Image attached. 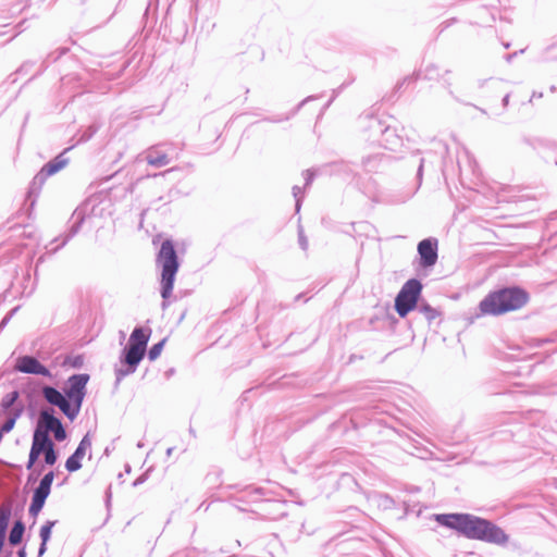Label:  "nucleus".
<instances>
[{"instance_id": "f257e3e1", "label": "nucleus", "mask_w": 557, "mask_h": 557, "mask_svg": "<svg viewBox=\"0 0 557 557\" xmlns=\"http://www.w3.org/2000/svg\"><path fill=\"white\" fill-rule=\"evenodd\" d=\"M434 520L468 540L498 546L509 542V535L494 521L469 512L435 513Z\"/></svg>"}, {"instance_id": "f03ea898", "label": "nucleus", "mask_w": 557, "mask_h": 557, "mask_svg": "<svg viewBox=\"0 0 557 557\" xmlns=\"http://www.w3.org/2000/svg\"><path fill=\"white\" fill-rule=\"evenodd\" d=\"M89 379L88 373H74L67 377L63 392L52 385H44V398L51 406L58 407L73 422L81 412Z\"/></svg>"}, {"instance_id": "7ed1b4c3", "label": "nucleus", "mask_w": 557, "mask_h": 557, "mask_svg": "<svg viewBox=\"0 0 557 557\" xmlns=\"http://www.w3.org/2000/svg\"><path fill=\"white\" fill-rule=\"evenodd\" d=\"M530 300V294L521 286L506 285L490 290L479 302L475 318L499 317L517 311Z\"/></svg>"}, {"instance_id": "20e7f679", "label": "nucleus", "mask_w": 557, "mask_h": 557, "mask_svg": "<svg viewBox=\"0 0 557 557\" xmlns=\"http://www.w3.org/2000/svg\"><path fill=\"white\" fill-rule=\"evenodd\" d=\"M157 267L160 268V295L162 297L161 308L169 307L173 294L176 274L181 267V260L177 256L175 243L172 238H166L161 243L156 258Z\"/></svg>"}, {"instance_id": "39448f33", "label": "nucleus", "mask_w": 557, "mask_h": 557, "mask_svg": "<svg viewBox=\"0 0 557 557\" xmlns=\"http://www.w3.org/2000/svg\"><path fill=\"white\" fill-rule=\"evenodd\" d=\"M448 146L441 139H432L431 147L425 150H417L409 154V162L416 165V174L441 172L446 174V156Z\"/></svg>"}, {"instance_id": "423d86ee", "label": "nucleus", "mask_w": 557, "mask_h": 557, "mask_svg": "<svg viewBox=\"0 0 557 557\" xmlns=\"http://www.w3.org/2000/svg\"><path fill=\"white\" fill-rule=\"evenodd\" d=\"M357 183L360 190L372 201L375 202H405L410 199L419 189L422 184L423 176H414L413 183L410 187H407L403 191H393L392 194L385 195L382 191L376 181L372 176H359Z\"/></svg>"}, {"instance_id": "0eeeda50", "label": "nucleus", "mask_w": 557, "mask_h": 557, "mask_svg": "<svg viewBox=\"0 0 557 557\" xmlns=\"http://www.w3.org/2000/svg\"><path fill=\"white\" fill-rule=\"evenodd\" d=\"M102 209H99L98 198L91 196L85 199L72 213L69 221V227L61 235V243L57 246V249L65 246L70 239H72L82 228L83 224L87 219L101 214Z\"/></svg>"}, {"instance_id": "6e6552de", "label": "nucleus", "mask_w": 557, "mask_h": 557, "mask_svg": "<svg viewBox=\"0 0 557 557\" xmlns=\"http://www.w3.org/2000/svg\"><path fill=\"white\" fill-rule=\"evenodd\" d=\"M423 285L417 277L409 278L404 283L394 300L395 311L400 318H406L410 312L417 310L422 299Z\"/></svg>"}, {"instance_id": "1a4fd4ad", "label": "nucleus", "mask_w": 557, "mask_h": 557, "mask_svg": "<svg viewBox=\"0 0 557 557\" xmlns=\"http://www.w3.org/2000/svg\"><path fill=\"white\" fill-rule=\"evenodd\" d=\"M367 131L373 141H379L380 146L386 150L396 151L404 144L403 135L398 129L386 125L377 117H368Z\"/></svg>"}, {"instance_id": "9d476101", "label": "nucleus", "mask_w": 557, "mask_h": 557, "mask_svg": "<svg viewBox=\"0 0 557 557\" xmlns=\"http://www.w3.org/2000/svg\"><path fill=\"white\" fill-rule=\"evenodd\" d=\"M146 354L126 345L120 352L119 361L120 367L114 368L115 382L114 386L117 387L122 380L137 370L140 362L144 360Z\"/></svg>"}, {"instance_id": "9b49d317", "label": "nucleus", "mask_w": 557, "mask_h": 557, "mask_svg": "<svg viewBox=\"0 0 557 557\" xmlns=\"http://www.w3.org/2000/svg\"><path fill=\"white\" fill-rule=\"evenodd\" d=\"M418 268L431 269L438 259V240L435 237H426L418 243Z\"/></svg>"}, {"instance_id": "f8f14e48", "label": "nucleus", "mask_w": 557, "mask_h": 557, "mask_svg": "<svg viewBox=\"0 0 557 557\" xmlns=\"http://www.w3.org/2000/svg\"><path fill=\"white\" fill-rule=\"evenodd\" d=\"M14 369L21 373L40 375L49 380H53L54 377L51 370L32 355L17 357Z\"/></svg>"}, {"instance_id": "ddd939ff", "label": "nucleus", "mask_w": 557, "mask_h": 557, "mask_svg": "<svg viewBox=\"0 0 557 557\" xmlns=\"http://www.w3.org/2000/svg\"><path fill=\"white\" fill-rule=\"evenodd\" d=\"M359 166L344 160L332 161L304 170L301 174H358Z\"/></svg>"}, {"instance_id": "4468645a", "label": "nucleus", "mask_w": 557, "mask_h": 557, "mask_svg": "<svg viewBox=\"0 0 557 557\" xmlns=\"http://www.w3.org/2000/svg\"><path fill=\"white\" fill-rule=\"evenodd\" d=\"M53 445L54 443L51 440L50 435L44 434L39 430H34L26 469L32 470L36 461L38 460L39 456Z\"/></svg>"}, {"instance_id": "2eb2a0df", "label": "nucleus", "mask_w": 557, "mask_h": 557, "mask_svg": "<svg viewBox=\"0 0 557 557\" xmlns=\"http://www.w3.org/2000/svg\"><path fill=\"white\" fill-rule=\"evenodd\" d=\"M500 4V0H486V2L475 7L473 11L475 20L471 24L491 26L496 21Z\"/></svg>"}, {"instance_id": "dca6fc26", "label": "nucleus", "mask_w": 557, "mask_h": 557, "mask_svg": "<svg viewBox=\"0 0 557 557\" xmlns=\"http://www.w3.org/2000/svg\"><path fill=\"white\" fill-rule=\"evenodd\" d=\"M90 447L91 438L89 432H87L81 440L74 453L67 457L65 461V469L71 473L78 471L82 468V460Z\"/></svg>"}, {"instance_id": "f3484780", "label": "nucleus", "mask_w": 557, "mask_h": 557, "mask_svg": "<svg viewBox=\"0 0 557 557\" xmlns=\"http://www.w3.org/2000/svg\"><path fill=\"white\" fill-rule=\"evenodd\" d=\"M393 162V157L383 152H374L361 158V169L367 172L385 171L387 165Z\"/></svg>"}, {"instance_id": "a211bd4d", "label": "nucleus", "mask_w": 557, "mask_h": 557, "mask_svg": "<svg viewBox=\"0 0 557 557\" xmlns=\"http://www.w3.org/2000/svg\"><path fill=\"white\" fill-rule=\"evenodd\" d=\"M48 176H34L25 194L23 210L28 218L32 216L37 198Z\"/></svg>"}, {"instance_id": "6ab92c4d", "label": "nucleus", "mask_w": 557, "mask_h": 557, "mask_svg": "<svg viewBox=\"0 0 557 557\" xmlns=\"http://www.w3.org/2000/svg\"><path fill=\"white\" fill-rule=\"evenodd\" d=\"M162 148L163 146H161V144L149 147L145 152V158L138 159L137 163L140 164L141 162L146 161L148 165L154 169H160L171 164L169 162L170 154L166 153V151Z\"/></svg>"}, {"instance_id": "aec40b11", "label": "nucleus", "mask_w": 557, "mask_h": 557, "mask_svg": "<svg viewBox=\"0 0 557 557\" xmlns=\"http://www.w3.org/2000/svg\"><path fill=\"white\" fill-rule=\"evenodd\" d=\"M18 408H21L23 414L25 405L21 399L20 392L14 389L7 393L0 400V418L11 417Z\"/></svg>"}, {"instance_id": "412c9836", "label": "nucleus", "mask_w": 557, "mask_h": 557, "mask_svg": "<svg viewBox=\"0 0 557 557\" xmlns=\"http://www.w3.org/2000/svg\"><path fill=\"white\" fill-rule=\"evenodd\" d=\"M242 496L238 497V500H246L248 503H261L265 506H282V504L277 500L272 499H263L265 495L264 488L256 485H247L240 491Z\"/></svg>"}, {"instance_id": "4be33fe9", "label": "nucleus", "mask_w": 557, "mask_h": 557, "mask_svg": "<svg viewBox=\"0 0 557 557\" xmlns=\"http://www.w3.org/2000/svg\"><path fill=\"white\" fill-rule=\"evenodd\" d=\"M151 333L152 331L150 327L136 325L133 329L126 345L137 348V350L146 354Z\"/></svg>"}, {"instance_id": "5701e85b", "label": "nucleus", "mask_w": 557, "mask_h": 557, "mask_svg": "<svg viewBox=\"0 0 557 557\" xmlns=\"http://www.w3.org/2000/svg\"><path fill=\"white\" fill-rule=\"evenodd\" d=\"M113 177L114 176H104V178L98 183L97 187L100 188V194H107L110 200H117L124 198L128 193L133 191L132 184H120L119 186L107 185Z\"/></svg>"}, {"instance_id": "b1692460", "label": "nucleus", "mask_w": 557, "mask_h": 557, "mask_svg": "<svg viewBox=\"0 0 557 557\" xmlns=\"http://www.w3.org/2000/svg\"><path fill=\"white\" fill-rule=\"evenodd\" d=\"M440 69L436 64L430 63L423 70L416 72L411 76L405 77L401 82L396 85V90H400L405 84H410L416 82L419 78H423L425 81H434L440 78Z\"/></svg>"}, {"instance_id": "393cba45", "label": "nucleus", "mask_w": 557, "mask_h": 557, "mask_svg": "<svg viewBox=\"0 0 557 557\" xmlns=\"http://www.w3.org/2000/svg\"><path fill=\"white\" fill-rule=\"evenodd\" d=\"M60 421L61 419L55 416L54 410H42L34 430L50 435Z\"/></svg>"}, {"instance_id": "a878e982", "label": "nucleus", "mask_w": 557, "mask_h": 557, "mask_svg": "<svg viewBox=\"0 0 557 557\" xmlns=\"http://www.w3.org/2000/svg\"><path fill=\"white\" fill-rule=\"evenodd\" d=\"M61 89L63 94H67L73 100L76 96L83 94V85L81 78L76 74H69L61 77Z\"/></svg>"}, {"instance_id": "bb28decb", "label": "nucleus", "mask_w": 557, "mask_h": 557, "mask_svg": "<svg viewBox=\"0 0 557 557\" xmlns=\"http://www.w3.org/2000/svg\"><path fill=\"white\" fill-rule=\"evenodd\" d=\"M71 149H72V147H69V148L64 149L57 157H54L52 160L47 162L37 172V174H57L59 171H61L69 163V158L66 157V153Z\"/></svg>"}, {"instance_id": "cd10ccee", "label": "nucleus", "mask_w": 557, "mask_h": 557, "mask_svg": "<svg viewBox=\"0 0 557 557\" xmlns=\"http://www.w3.org/2000/svg\"><path fill=\"white\" fill-rule=\"evenodd\" d=\"M319 97L320 96H317V95L308 96L304 100H301L293 110H290V112H288L286 114L275 115V116H264L261 121L270 122V123H281L284 121H288L292 117H294L306 103L313 101V100L318 99Z\"/></svg>"}, {"instance_id": "c85d7f7f", "label": "nucleus", "mask_w": 557, "mask_h": 557, "mask_svg": "<svg viewBox=\"0 0 557 557\" xmlns=\"http://www.w3.org/2000/svg\"><path fill=\"white\" fill-rule=\"evenodd\" d=\"M459 174L469 172L470 174H478L479 164L475 158L468 151L465 150L461 156L458 157Z\"/></svg>"}, {"instance_id": "c756f323", "label": "nucleus", "mask_w": 557, "mask_h": 557, "mask_svg": "<svg viewBox=\"0 0 557 557\" xmlns=\"http://www.w3.org/2000/svg\"><path fill=\"white\" fill-rule=\"evenodd\" d=\"M315 176H306L305 184L302 187L298 185L293 186V197L295 199V213H299L301 205L305 198L306 189L310 188Z\"/></svg>"}, {"instance_id": "7c9ffc66", "label": "nucleus", "mask_w": 557, "mask_h": 557, "mask_svg": "<svg viewBox=\"0 0 557 557\" xmlns=\"http://www.w3.org/2000/svg\"><path fill=\"white\" fill-rule=\"evenodd\" d=\"M417 311L421 313L426 320L428 324H431L436 318L442 315V312L432 307L426 300L421 299Z\"/></svg>"}, {"instance_id": "2f4dec72", "label": "nucleus", "mask_w": 557, "mask_h": 557, "mask_svg": "<svg viewBox=\"0 0 557 557\" xmlns=\"http://www.w3.org/2000/svg\"><path fill=\"white\" fill-rule=\"evenodd\" d=\"M49 496H46L42 493H38L36 491L33 492L30 505L28 507V513L33 518H36L39 512L42 510L46 500Z\"/></svg>"}, {"instance_id": "473e14b6", "label": "nucleus", "mask_w": 557, "mask_h": 557, "mask_svg": "<svg viewBox=\"0 0 557 557\" xmlns=\"http://www.w3.org/2000/svg\"><path fill=\"white\" fill-rule=\"evenodd\" d=\"M25 529H26L25 523L21 519L16 520L13 523L10 534H9L10 545L17 546L18 544H21V542L23 540V535L25 533Z\"/></svg>"}, {"instance_id": "72a5a7b5", "label": "nucleus", "mask_w": 557, "mask_h": 557, "mask_svg": "<svg viewBox=\"0 0 557 557\" xmlns=\"http://www.w3.org/2000/svg\"><path fill=\"white\" fill-rule=\"evenodd\" d=\"M53 480H54L53 471H49V472L45 473L44 476L40 479L39 484L37 485V487L34 491H36L38 493H42L46 496H49L51 493V486H52Z\"/></svg>"}, {"instance_id": "f704fd0d", "label": "nucleus", "mask_w": 557, "mask_h": 557, "mask_svg": "<svg viewBox=\"0 0 557 557\" xmlns=\"http://www.w3.org/2000/svg\"><path fill=\"white\" fill-rule=\"evenodd\" d=\"M22 417V410L21 408H18L17 410H15V412L11 416V417H4L5 420L0 424V434H1V438L3 437L4 434L11 432L15 424H16V421Z\"/></svg>"}, {"instance_id": "c9c22d12", "label": "nucleus", "mask_w": 557, "mask_h": 557, "mask_svg": "<svg viewBox=\"0 0 557 557\" xmlns=\"http://www.w3.org/2000/svg\"><path fill=\"white\" fill-rule=\"evenodd\" d=\"M189 193L190 187L183 180H180L176 186L169 190V199L173 200L180 196H186Z\"/></svg>"}, {"instance_id": "e433bc0d", "label": "nucleus", "mask_w": 557, "mask_h": 557, "mask_svg": "<svg viewBox=\"0 0 557 557\" xmlns=\"http://www.w3.org/2000/svg\"><path fill=\"white\" fill-rule=\"evenodd\" d=\"M70 49L67 47H60L54 51L50 52L44 61L45 66L59 61L63 55L67 54Z\"/></svg>"}, {"instance_id": "4c0bfd02", "label": "nucleus", "mask_w": 557, "mask_h": 557, "mask_svg": "<svg viewBox=\"0 0 557 557\" xmlns=\"http://www.w3.org/2000/svg\"><path fill=\"white\" fill-rule=\"evenodd\" d=\"M57 520H47L39 530L40 541L49 542L52 534V529L57 524Z\"/></svg>"}, {"instance_id": "58836bf2", "label": "nucleus", "mask_w": 557, "mask_h": 557, "mask_svg": "<svg viewBox=\"0 0 557 557\" xmlns=\"http://www.w3.org/2000/svg\"><path fill=\"white\" fill-rule=\"evenodd\" d=\"M166 338H162L158 343L153 344L147 351L146 355L150 361H154L161 355L165 345Z\"/></svg>"}, {"instance_id": "ea45409f", "label": "nucleus", "mask_w": 557, "mask_h": 557, "mask_svg": "<svg viewBox=\"0 0 557 557\" xmlns=\"http://www.w3.org/2000/svg\"><path fill=\"white\" fill-rule=\"evenodd\" d=\"M161 146H163V150L169 153V162L172 163L174 160H177L180 157V152L182 151V148L178 147L176 144L173 143H160Z\"/></svg>"}, {"instance_id": "a19ab883", "label": "nucleus", "mask_w": 557, "mask_h": 557, "mask_svg": "<svg viewBox=\"0 0 557 557\" xmlns=\"http://www.w3.org/2000/svg\"><path fill=\"white\" fill-rule=\"evenodd\" d=\"M84 364V356L83 355H70L64 359L63 366L81 369Z\"/></svg>"}, {"instance_id": "79ce46f5", "label": "nucleus", "mask_w": 557, "mask_h": 557, "mask_svg": "<svg viewBox=\"0 0 557 557\" xmlns=\"http://www.w3.org/2000/svg\"><path fill=\"white\" fill-rule=\"evenodd\" d=\"M97 132H98V126H96L95 124L89 125L88 127H86L84 131H82L78 134L77 144L87 143L88 140H90L94 137V135Z\"/></svg>"}, {"instance_id": "37998d69", "label": "nucleus", "mask_w": 557, "mask_h": 557, "mask_svg": "<svg viewBox=\"0 0 557 557\" xmlns=\"http://www.w3.org/2000/svg\"><path fill=\"white\" fill-rule=\"evenodd\" d=\"M41 455H44V460L47 466H54L59 458V451L57 450L55 445L51 446Z\"/></svg>"}, {"instance_id": "c03bdc74", "label": "nucleus", "mask_w": 557, "mask_h": 557, "mask_svg": "<svg viewBox=\"0 0 557 557\" xmlns=\"http://www.w3.org/2000/svg\"><path fill=\"white\" fill-rule=\"evenodd\" d=\"M54 435V438L58 442H63L67 437V433L65 430V426L62 423V420L59 422V424L55 426V429L51 432Z\"/></svg>"}, {"instance_id": "a18cd8bd", "label": "nucleus", "mask_w": 557, "mask_h": 557, "mask_svg": "<svg viewBox=\"0 0 557 557\" xmlns=\"http://www.w3.org/2000/svg\"><path fill=\"white\" fill-rule=\"evenodd\" d=\"M442 83V86L448 91V94L458 102H462L454 92V90L451 89V82L446 78L445 76H440V78L437 79Z\"/></svg>"}, {"instance_id": "49530a36", "label": "nucleus", "mask_w": 557, "mask_h": 557, "mask_svg": "<svg viewBox=\"0 0 557 557\" xmlns=\"http://www.w3.org/2000/svg\"><path fill=\"white\" fill-rule=\"evenodd\" d=\"M150 472H151V468L148 469L147 471H145L143 474H140L137 479H135L132 485L134 487H137V486L141 485L143 483H145L148 480Z\"/></svg>"}, {"instance_id": "de8ad7c7", "label": "nucleus", "mask_w": 557, "mask_h": 557, "mask_svg": "<svg viewBox=\"0 0 557 557\" xmlns=\"http://www.w3.org/2000/svg\"><path fill=\"white\" fill-rule=\"evenodd\" d=\"M298 243L302 250L308 249V239H307L302 228H299V232H298Z\"/></svg>"}, {"instance_id": "09e8293b", "label": "nucleus", "mask_w": 557, "mask_h": 557, "mask_svg": "<svg viewBox=\"0 0 557 557\" xmlns=\"http://www.w3.org/2000/svg\"><path fill=\"white\" fill-rule=\"evenodd\" d=\"M186 33H187V26L183 22L181 25V32L177 35H174L172 38L174 41L181 42L184 39Z\"/></svg>"}, {"instance_id": "8fccbe9b", "label": "nucleus", "mask_w": 557, "mask_h": 557, "mask_svg": "<svg viewBox=\"0 0 557 557\" xmlns=\"http://www.w3.org/2000/svg\"><path fill=\"white\" fill-rule=\"evenodd\" d=\"M408 160H409V156L404 157L401 159V163L404 165L403 169L407 170V171H416V165L413 163H410Z\"/></svg>"}, {"instance_id": "3c124183", "label": "nucleus", "mask_w": 557, "mask_h": 557, "mask_svg": "<svg viewBox=\"0 0 557 557\" xmlns=\"http://www.w3.org/2000/svg\"><path fill=\"white\" fill-rule=\"evenodd\" d=\"M555 48V45H550L545 49L544 60L545 61H556L557 57L549 55V52Z\"/></svg>"}, {"instance_id": "603ef678", "label": "nucleus", "mask_w": 557, "mask_h": 557, "mask_svg": "<svg viewBox=\"0 0 557 557\" xmlns=\"http://www.w3.org/2000/svg\"><path fill=\"white\" fill-rule=\"evenodd\" d=\"M17 310V307H15L14 309H12L0 322V329H3L7 323L9 322V320L11 319V317L15 313V311Z\"/></svg>"}, {"instance_id": "864d4df0", "label": "nucleus", "mask_w": 557, "mask_h": 557, "mask_svg": "<svg viewBox=\"0 0 557 557\" xmlns=\"http://www.w3.org/2000/svg\"><path fill=\"white\" fill-rule=\"evenodd\" d=\"M486 83H492V84H494V85H499L502 82H500L499 79H494V78H488V79H479V81H478V86H479V88L484 87V85H485Z\"/></svg>"}, {"instance_id": "5fc2aeb1", "label": "nucleus", "mask_w": 557, "mask_h": 557, "mask_svg": "<svg viewBox=\"0 0 557 557\" xmlns=\"http://www.w3.org/2000/svg\"><path fill=\"white\" fill-rule=\"evenodd\" d=\"M47 544L48 542L40 541L39 547H38V555L37 557H42L47 552Z\"/></svg>"}, {"instance_id": "6e6d98bb", "label": "nucleus", "mask_w": 557, "mask_h": 557, "mask_svg": "<svg viewBox=\"0 0 557 557\" xmlns=\"http://www.w3.org/2000/svg\"><path fill=\"white\" fill-rule=\"evenodd\" d=\"M456 22H457V18H456V17H453V18H449V20H447V21L443 22V23L441 24V27H442V28H441V32H443V30H444V29H446L447 27L451 26V25H453L454 23H456Z\"/></svg>"}, {"instance_id": "4d7b16f0", "label": "nucleus", "mask_w": 557, "mask_h": 557, "mask_svg": "<svg viewBox=\"0 0 557 557\" xmlns=\"http://www.w3.org/2000/svg\"><path fill=\"white\" fill-rule=\"evenodd\" d=\"M111 497H112V494H111V486H109L106 491V506L109 508V506L111 505Z\"/></svg>"}, {"instance_id": "13d9d810", "label": "nucleus", "mask_w": 557, "mask_h": 557, "mask_svg": "<svg viewBox=\"0 0 557 557\" xmlns=\"http://www.w3.org/2000/svg\"><path fill=\"white\" fill-rule=\"evenodd\" d=\"M451 178V182L455 183L456 181H458L462 187H466V182H465V176H460V175H457V176H449Z\"/></svg>"}, {"instance_id": "bf43d9fd", "label": "nucleus", "mask_w": 557, "mask_h": 557, "mask_svg": "<svg viewBox=\"0 0 557 557\" xmlns=\"http://www.w3.org/2000/svg\"><path fill=\"white\" fill-rule=\"evenodd\" d=\"M383 500L385 507H391L394 504V499L388 495H384Z\"/></svg>"}, {"instance_id": "052dcab7", "label": "nucleus", "mask_w": 557, "mask_h": 557, "mask_svg": "<svg viewBox=\"0 0 557 557\" xmlns=\"http://www.w3.org/2000/svg\"><path fill=\"white\" fill-rule=\"evenodd\" d=\"M42 469H39L36 473H33L28 476L27 482H35L37 478L41 474Z\"/></svg>"}, {"instance_id": "680f3d73", "label": "nucleus", "mask_w": 557, "mask_h": 557, "mask_svg": "<svg viewBox=\"0 0 557 557\" xmlns=\"http://www.w3.org/2000/svg\"><path fill=\"white\" fill-rule=\"evenodd\" d=\"M182 168L177 166V165H174L165 171H162V172H159L158 174H162V175H165V174H170L171 172H174V171H181Z\"/></svg>"}, {"instance_id": "e2e57ef3", "label": "nucleus", "mask_w": 557, "mask_h": 557, "mask_svg": "<svg viewBox=\"0 0 557 557\" xmlns=\"http://www.w3.org/2000/svg\"><path fill=\"white\" fill-rule=\"evenodd\" d=\"M509 99H510V92H507L503 99H502V104H503V108L506 109L509 104Z\"/></svg>"}, {"instance_id": "0e129e2a", "label": "nucleus", "mask_w": 557, "mask_h": 557, "mask_svg": "<svg viewBox=\"0 0 557 557\" xmlns=\"http://www.w3.org/2000/svg\"><path fill=\"white\" fill-rule=\"evenodd\" d=\"M517 54H518V52H517V51H515V52H512V53H507V54L505 55V60H506L507 62H511V61H512V59H513L515 57H517Z\"/></svg>"}, {"instance_id": "69168bd1", "label": "nucleus", "mask_w": 557, "mask_h": 557, "mask_svg": "<svg viewBox=\"0 0 557 557\" xmlns=\"http://www.w3.org/2000/svg\"><path fill=\"white\" fill-rule=\"evenodd\" d=\"M534 98H537V99H541L543 98V92L542 91H533L532 96H531V99H530V102H532V100Z\"/></svg>"}, {"instance_id": "338daca9", "label": "nucleus", "mask_w": 557, "mask_h": 557, "mask_svg": "<svg viewBox=\"0 0 557 557\" xmlns=\"http://www.w3.org/2000/svg\"><path fill=\"white\" fill-rule=\"evenodd\" d=\"M27 554H26V547L23 546L21 547L18 550H17V557H26Z\"/></svg>"}, {"instance_id": "774afa93", "label": "nucleus", "mask_w": 557, "mask_h": 557, "mask_svg": "<svg viewBox=\"0 0 557 557\" xmlns=\"http://www.w3.org/2000/svg\"><path fill=\"white\" fill-rule=\"evenodd\" d=\"M175 370L173 368L165 371L166 379L171 377L174 374Z\"/></svg>"}]
</instances>
